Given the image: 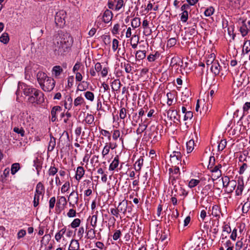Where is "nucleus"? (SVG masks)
Returning a JSON list of instances; mask_svg holds the SVG:
<instances>
[{
  "label": "nucleus",
  "mask_w": 250,
  "mask_h": 250,
  "mask_svg": "<svg viewBox=\"0 0 250 250\" xmlns=\"http://www.w3.org/2000/svg\"><path fill=\"white\" fill-rule=\"evenodd\" d=\"M227 145V141L226 140H221L218 146V149L219 151H222Z\"/></svg>",
  "instance_id": "56"
},
{
  "label": "nucleus",
  "mask_w": 250,
  "mask_h": 250,
  "mask_svg": "<svg viewBox=\"0 0 250 250\" xmlns=\"http://www.w3.org/2000/svg\"><path fill=\"white\" fill-rule=\"evenodd\" d=\"M119 165V157L118 155H116L113 160L110 164L109 167V170L113 171L116 169Z\"/></svg>",
  "instance_id": "16"
},
{
  "label": "nucleus",
  "mask_w": 250,
  "mask_h": 250,
  "mask_svg": "<svg viewBox=\"0 0 250 250\" xmlns=\"http://www.w3.org/2000/svg\"><path fill=\"white\" fill-rule=\"evenodd\" d=\"M215 158L214 156H211L209 158L208 168H211L215 165Z\"/></svg>",
  "instance_id": "62"
},
{
  "label": "nucleus",
  "mask_w": 250,
  "mask_h": 250,
  "mask_svg": "<svg viewBox=\"0 0 250 250\" xmlns=\"http://www.w3.org/2000/svg\"><path fill=\"white\" fill-rule=\"evenodd\" d=\"M214 10V8L212 6H210L205 10L204 14L206 17H209L213 14Z\"/></svg>",
  "instance_id": "52"
},
{
  "label": "nucleus",
  "mask_w": 250,
  "mask_h": 250,
  "mask_svg": "<svg viewBox=\"0 0 250 250\" xmlns=\"http://www.w3.org/2000/svg\"><path fill=\"white\" fill-rule=\"evenodd\" d=\"M187 150L188 153H190L194 149V141L193 139H190L187 142Z\"/></svg>",
  "instance_id": "32"
},
{
  "label": "nucleus",
  "mask_w": 250,
  "mask_h": 250,
  "mask_svg": "<svg viewBox=\"0 0 250 250\" xmlns=\"http://www.w3.org/2000/svg\"><path fill=\"white\" fill-rule=\"evenodd\" d=\"M197 26L195 24V23H193V24L190 27H188L187 28V32L190 34V35H194L196 33H197Z\"/></svg>",
  "instance_id": "39"
},
{
  "label": "nucleus",
  "mask_w": 250,
  "mask_h": 250,
  "mask_svg": "<svg viewBox=\"0 0 250 250\" xmlns=\"http://www.w3.org/2000/svg\"><path fill=\"white\" fill-rule=\"evenodd\" d=\"M80 248L79 243L78 240L73 239L71 240L69 246L68 250H79Z\"/></svg>",
  "instance_id": "23"
},
{
  "label": "nucleus",
  "mask_w": 250,
  "mask_h": 250,
  "mask_svg": "<svg viewBox=\"0 0 250 250\" xmlns=\"http://www.w3.org/2000/svg\"><path fill=\"white\" fill-rule=\"evenodd\" d=\"M84 99L82 96H78L75 99L74 101V106H81L82 105L85 104Z\"/></svg>",
  "instance_id": "21"
},
{
  "label": "nucleus",
  "mask_w": 250,
  "mask_h": 250,
  "mask_svg": "<svg viewBox=\"0 0 250 250\" xmlns=\"http://www.w3.org/2000/svg\"><path fill=\"white\" fill-rule=\"evenodd\" d=\"M245 51L246 54L248 53L250 51V41L247 40L244 43V48L243 51Z\"/></svg>",
  "instance_id": "55"
},
{
  "label": "nucleus",
  "mask_w": 250,
  "mask_h": 250,
  "mask_svg": "<svg viewBox=\"0 0 250 250\" xmlns=\"http://www.w3.org/2000/svg\"><path fill=\"white\" fill-rule=\"evenodd\" d=\"M73 39L70 34L59 31L55 35L54 41V50L56 54L62 55L70 49Z\"/></svg>",
  "instance_id": "1"
},
{
  "label": "nucleus",
  "mask_w": 250,
  "mask_h": 250,
  "mask_svg": "<svg viewBox=\"0 0 250 250\" xmlns=\"http://www.w3.org/2000/svg\"><path fill=\"white\" fill-rule=\"evenodd\" d=\"M127 207V201L123 200L120 202L117 208L119 212L123 213L124 215L125 214Z\"/></svg>",
  "instance_id": "13"
},
{
  "label": "nucleus",
  "mask_w": 250,
  "mask_h": 250,
  "mask_svg": "<svg viewBox=\"0 0 250 250\" xmlns=\"http://www.w3.org/2000/svg\"><path fill=\"white\" fill-rule=\"evenodd\" d=\"M131 26L135 29L140 26V19L139 18H134L131 21Z\"/></svg>",
  "instance_id": "43"
},
{
  "label": "nucleus",
  "mask_w": 250,
  "mask_h": 250,
  "mask_svg": "<svg viewBox=\"0 0 250 250\" xmlns=\"http://www.w3.org/2000/svg\"><path fill=\"white\" fill-rule=\"evenodd\" d=\"M44 190V186L41 182L37 184L36 188L35 194L38 195H42Z\"/></svg>",
  "instance_id": "28"
},
{
  "label": "nucleus",
  "mask_w": 250,
  "mask_h": 250,
  "mask_svg": "<svg viewBox=\"0 0 250 250\" xmlns=\"http://www.w3.org/2000/svg\"><path fill=\"white\" fill-rule=\"evenodd\" d=\"M98 214V211H96L95 214L93 215L91 217L90 224L93 228H95L97 226Z\"/></svg>",
  "instance_id": "34"
},
{
  "label": "nucleus",
  "mask_w": 250,
  "mask_h": 250,
  "mask_svg": "<svg viewBox=\"0 0 250 250\" xmlns=\"http://www.w3.org/2000/svg\"><path fill=\"white\" fill-rule=\"evenodd\" d=\"M81 223V220L79 218H76L71 222L70 226L72 228H76L80 226Z\"/></svg>",
  "instance_id": "50"
},
{
  "label": "nucleus",
  "mask_w": 250,
  "mask_h": 250,
  "mask_svg": "<svg viewBox=\"0 0 250 250\" xmlns=\"http://www.w3.org/2000/svg\"><path fill=\"white\" fill-rule=\"evenodd\" d=\"M112 18V12L108 9H106L104 13L103 16V21L105 23H108L110 22Z\"/></svg>",
  "instance_id": "14"
},
{
  "label": "nucleus",
  "mask_w": 250,
  "mask_h": 250,
  "mask_svg": "<svg viewBox=\"0 0 250 250\" xmlns=\"http://www.w3.org/2000/svg\"><path fill=\"white\" fill-rule=\"evenodd\" d=\"M66 13L64 10H60L56 13L55 16V22L57 26L62 27L65 24V18Z\"/></svg>",
  "instance_id": "4"
},
{
  "label": "nucleus",
  "mask_w": 250,
  "mask_h": 250,
  "mask_svg": "<svg viewBox=\"0 0 250 250\" xmlns=\"http://www.w3.org/2000/svg\"><path fill=\"white\" fill-rule=\"evenodd\" d=\"M146 121L144 123H140L139 124V127L136 130V133L137 134H141L144 132L147 127V124H145Z\"/></svg>",
  "instance_id": "26"
},
{
  "label": "nucleus",
  "mask_w": 250,
  "mask_h": 250,
  "mask_svg": "<svg viewBox=\"0 0 250 250\" xmlns=\"http://www.w3.org/2000/svg\"><path fill=\"white\" fill-rule=\"evenodd\" d=\"M20 89L24 95L28 97L27 101L30 104H41L44 102V94L40 90L28 85L25 83H19L16 94H19Z\"/></svg>",
  "instance_id": "2"
},
{
  "label": "nucleus",
  "mask_w": 250,
  "mask_h": 250,
  "mask_svg": "<svg viewBox=\"0 0 250 250\" xmlns=\"http://www.w3.org/2000/svg\"><path fill=\"white\" fill-rule=\"evenodd\" d=\"M167 114L168 117H169L171 120L173 119L174 120L176 119L177 121H178V119L177 118L178 112L176 110L169 109L167 112Z\"/></svg>",
  "instance_id": "25"
},
{
  "label": "nucleus",
  "mask_w": 250,
  "mask_h": 250,
  "mask_svg": "<svg viewBox=\"0 0 250 250\" xmlns=\"http://www.w3.org/2000/svg\"><path fill=\"white\" fill-rule=\"evenodd\" d=\"M221 68V66L220 65L218 61L216 60L211 66L210 69L215 75H217L220 73Z\"/></svg>",
  "instance_id": "15"
},
{
  "label": "nucleus",
  "mask_w": 250,
  "mask_h": 250,
  "mask_svg": "<svg viewBox=\"0 0 250 250\" xmlns=\"http://www.w3.org/2000/svg\"><path fill=\"white\" fill-rule=\"evenodd\" d=\"M146 50H138L135 53V58L137 61L142 60L146 56Z\"/></svg>",
  "instance_id": "20"
},
{
  "label": "nucleus",
  "mask_w": 250,
  "mask_h": 250,
  "mask_svg": "<svg viewBox=\"0 0 250 250\" xmlns=\"http://www.w3.org/2000/svg\"><path fill=\"white\" fill-rule=\"evenodd\" d=\"M127 110L125 107H122L120 110L119 116L121 119H125L126 117Z\"/></svg>",
  "instance_id": "54"
},
{
  "label": "nucleus",
  "mask_w": 250,
  "mask_h": 250,
  "mask_svg": "<svg viewBox=\"0 0 250 250\" xmlns=\"http://www.w3.org/2000/svg\"><path fill=\"white\" fill-rule=\"evenodd\" d=\"M66 203L67 201L65 197L61 196L57 202V205L59 206L60 205H62L63 206H64L66 205Z\"/></svg>",
  "instance_id": "58"
},
{
  "label": "nucleus",
  "mask_w": 250,
  "mask_h": 250,
  "mask_svg": "<svg viewBox=\"0 0 250 250\" xmlns=\"http://www.w3.org/2000/svg\"><path fill=\"white\" fill-rule=\"evenodd\" d=\"M143 159L142 157H140L134 164V167L136 171H140L143 165Z\"/></svg>",
  "instance_id": "29"
},
{
  "label": "nucleus",
  "mask_w": 250,
  "mask_h": 250,
  "mask_svg": "<svg viewBox=\"0 0 250 250\" xmlns=\"http://www.w3.org/2000/svg\"><path fill=\"white\" fill-rule=\"evenodd\" d=\"M70 188V183L69 182H66L61 188L62 192H65L68 190Z\"/></svg>",
  "instance_id": "61"
},
{
  "label": "nucleus",
  "mask_w": 250,
  "mask_h": 250,
  "mask_svg": "<svg viewBox=\"0 0 250 250\" xmlns=\"http://www.w3.org/2000/svg\"><path fill=\"white\" fill-rule=\"evenodd\" d=\"M62 71L63 70L60 65H55L52 68V74L56 78H58Z\"/></svg>",
  "instance_id": "19"
},
{
  "label": "nucleus",
  "mask_w": 250,
  "mask_h": 250,
  "mask_svg": "<svg viewBox=\"0 0 250 250\" xmlns=\"http://www.w3.org/2000/svg\"><path fill=\"white\" fill-rule=\"evenodd\" d=\"M65 231L66 228H64L56 234L55 238L57 242L60 241V239L62 237L63 235L65 233Z\"/></svg>",
  "instance_id": "40"
},
{
  "label": "nucleus",
  "mask_w": 250,
  "mask_h": 250,
  "mask_svg": "<svg viewBox=\"0 0 250 250\" xmlns=\"http://www.w3.org/2000/svg\"><path fill=\"white\" fill-rule=\"evenodd\" d=\"M180 169L178 167L174 166L173 168V172L172 175L170 176V179L171 180L172 185H174V181L179 178L180 175Z\"/></svg>",
  "instance_id": "12"
},
{
  "label": "nucleus",
  "mask_w": 250,
  "mask_h": 250,
  "mask_svg": "<svg viewBox=\"0 0 250 250\" xmlns=\"http://www.w3.org/2000/svg\"><path fill=\"white\" fill-rule=\"evenodd\" d=\"M76 211L73 208H71L67 213V216L69 218H72L76 216Z\"/></svg>",
  "instance_id": "64"
},
{
  "label": "nucleus",
  "mask_w": 250,
  "mask_h": 250,
  "mask_svg": "<svg viewBox=\"0 0 250 250\" xmlns=\"http://www.w3.org/2000/svg\"><path fill=\"white\" fill-rule=\"evenodd\" d=\"M142 232V229L141 227H140L138 225L134 226L133 234L134 236L139 237L141 235Z\"/></svg>",
  "instance_id": "41"
},
{
  "label": "nucleus",
  "mask_w": 250,
  "mask_h": 250,
  "mask_svg": "<svg viewBox=\"0 0 250 250\" xmlns=\"http://www.w3.org/2000/svg\"><path fill=\"white\" fill-rule=\"evenodd\" d=\"M64 106L65 109L70 110L73 105V100L70 95L65 96L63 101Z\"/></svg>",
  "instance_id": "11"
},
{
  "label": "nucleus",
  "mask_w": 250,
  "mask_h": 250,
  "mask_svg": "<svg viewBox=\"0 0 250 250\" xmlns=\"http://www.w3.org/2000/svg\"><path fill=\"white\" fill-rule=\"evenodd\" d=\"M200 238H198L196 239L191 240L187 246L185 247L188 250H200Z\"/></svg>",
  "instance_id": "6"
},
{
  "label": "nucleus",
  "mask_w": 250,
  "mask_h": 250,
  "mask_svg": "<svg viewBox=\"0 0 250 250\" xmlns=\"http://www.w3.org/2000/svg\"><path fill=\"white\" fill-rule=\"evenodd\" d=\"M56 146V138H52L50 139V141L49 142L48 146V151H52L55 147Z\"/></svg>",
  "instance_id": "37"
},
{
  "label": "nucleus",
  "mask_w": 250,
  "mask_h": 250,
  "mask_svg": "<svg viewBox=\"0 0 250 250\" xmlns=\"http://www.w3.org/2000/svg\"><path fill=\"white\" fill-rule=\"evenodd\" d=\"M119 46V41L116 39H114L112 41V48L113 51H115L118 49Z\"/></svg>",
  "instance_id": "63"
},
{
  "label": "nucleus",
  "mask_w": 250,
  "mask_h": 250,
  "mask_svg": "<svg viewBox=\"0 0 250 250\" xmlns=\"http://www.w3.org/2000/svg\"><path fill=\"white\" fill-rule=\"evenodd\" d=\"M33 162V166L36 168L37 174H39L42 167V163L38 158H36V159L34 160Z\"/></svg>",
  "instance_id": "24"
},
{
  "label": "nucleus",
  "mask_w": 250,
  "mask_h": 250,
  "mask_svg": "<svg viewBox=\"0 0 250 250\" xmlns=\"http://www.w3.org/2000/svg\"><path fill=\"white\" fill-rule=\"evenodd\" d=\"M94 120V117L93 115L87 114L85 118V121L86 124L91 125L93 124Z\"/></svg>",
  "instance_id": "47"
},
{
  "label": "nucleus",
  "mask_w": 250,
  "mask_h": 250,
  "mask_svg": "<svg viewBox=\"0 0 250 250\" xmlns=\"http://www.w3.org/2000/svg\"><path fill=\"white\" fill-rule=\"evenodd\" d=\"M222 183L223 187L226 188L227 186L229 185V183L230 182L231 180H230L229 178L227 176H224L222 178Z\"/></svg>",
  "instance_id": "57"
},
{
  "label": "nucleus",
  "mask_w": 250,
  "mask_h": 250,
  "mask_svg": "<svg viewBox=\"0 0 250 250\" xmlns=\"http://www.w3.org/2000/svg\"><path fill=\"white\" fill-rule=\"evenodd\" d=\"M236 181L235 180H231L230 182L229 183V185L227 186L226 188V191L228 193L232 192L235 189L236 186H237Z\"/></svg>",
  "instance_id": "22"
},
{
  "label": "nucleus",
  "mask_w": 250,
  "mask_h": 250,
  "mask_svg": "<svg viewBox=\"0 0 250 250\" xmlns=\"http://www.w3.org/2000/svg\"><path fill=\"white\" fill-rule=\"evenodd\" d=\"M244 181L242 178L239 177L237 183V188L235 191L236 195L239 196L242 195L244 189Z\"/></svg>",
  "instance_id": "8"
},
{
  "label": "nucleus",
  "mask_w": 250,
  "mask_h": 250,
  "mask_svg": "<svg viewBox=\"0 0 250 250\" xmlns=\"http://www.w3.org/2000/svg\"><path fill=\"white\" fill-rule=\"evenodd\" d=\"M9 41L8 34L4 32L0 37V42L4 44H7Z\"/></svg>",
  "instance_id": "38"
},
{
  "label": "nucleus",
  "mask_w": 250,
  "mask_h": 250,
  "mask_svg": "<svg viewBox=\"0 0 250 250\" xmlns=\"http://www.w3.org/2000/svg\"><path fill=\"white\" fill-rule=\"evenodd\" d=\"M188 11H184L181 13V20L184 22H186L188 19Z\"/></svg>",
  "instance_id": "59"
},
{
  "label": "nucleus",
  "mask_w": 250,
  "mask_h": 250,
  "mask_svg": "<svg viewBox=\"0 0 250 250\" xmlns=\"http://www.w3.org/2000/svg\"><path fill=\"white\" fill-rule=\"evenodd\" d=\"M182 155L180 151H174L170 155V161L172 165L181 164Z\"/></svg>",
  "instance_id": "5"
},
{
  "label": "nucleus",
  "mask_w": 250,
  "mask_h": 250,
  "mask_svg": "<svg viewBox=\"0 0 250 250\" xmlns=\"http://www.w3.org/2000/svg\"><path fill=\"white\" fill-rule=\"evenodd\" d=\"M122 67H124L125 69V70L126 73H130L132 72V66H131V65L128 63L124 62L121 63Z\"/></svg>",
  "instance_id": "36"
},
{
  "label": "nucleus",
  "mask_w": 250,
  "mask_h": 250,
  "mask_svg": "<svg viewBox=\"0 0 250 250\" xmlns=\"http://www.w3.org/2000/svg\"><path fill=\"white\" fill-rule=\"evenodd\" d=\"M13 131L21 137H23L25 135V131L22 127H15L13 128Z\"/></svg>",
  "instance_id": "46"
},
{
  "label": "nucleus",
  "mask_w": 250,
  "mask_h": 250,
  "mask_svg": "<svg viewBox=\"0 0 250 250\" xmlns=\"http://www.w3.org/2000/svg\"><path fill=\"white\" fill-rule=\"evenodd\" d=\"M121 82L119 79L114 80L111 83V88L112 91H118L121 87Z\"/></svg>",
  "instance_id": "18"
},
{
  "label": "nucleus",
  "mask_w": 250,
  "mask_h": 250,
  "mask_svg": "<svg viewBox=\"0 0 250 250\" xmlns=\"http://www.w3.org/2000/svg\"><path fill=\"white\" fill-rule=\"evenodd\" d=\"M10 169L9 168H5L3 171L2 175H1V181L4 183L6 181V177L9 175Z\"/></svg>",
  "instance_id": "45"
},
{
  "label": "nucleus",
  "mask_w": 250,
  "mask_h": 250,
  "mask_svg": "<svg viewBox=\"0 0 250 250\" xmlns=\"http://www.w3.org/2000/svg\"><path fill=\"white\" fill-rule=\"evenodd\" d=\"M85 173V170L83 167L82 166H79L77 167L76 175H75V179L79 181L81 178L83 177Z\"/></svg>",
  "instance_id": "17"
},
{
  "label": "nucleus",
  "mask_w": 250,
  "mask_h": 250,
  "mask_svg": "<svg viewBox=\"0 0 250 250\" xmlns=\"http://www.w3.org/2000/svg\"><path fill=\"white\" fill-rule=\"evenodd\" d=\"M158 131L157 127L155 125H151L147 130L148 132V137L149 139H151L154 135V134Z\"/></svg>",
  "instance_id": "27"
},
{
  "label": "nucleus",
  "mask_w": 250,
  "mask_h": 250,
  "mask_svg": "<svg viewBox=\"0 0 250 250\" xmlns=\"http://www.w3.org/2000/svg\"><path fill=\"white\" fill-rule=\"evenodd\" d=\"M84 95L87 100H89L90 102H93L94 101V94L92 92L87 91L86 92L84 93Z\"/></svg>",
  "instance_id": "44"
},
{
  "label": "nucleus",
  "mask_w": 250,
  "mask_h": 250,
  "mask_svg": "<svg viewBox=\"0 0 250 250\" xmlns=\"http://www.w3.org/2000/svg\"><path fill=\"white\" fill-rule=\"evenodd\" d=\"M176 43V40L174 38L169 39L167 42V46L171 47L174 46Z\"/></svg>",
  "instance_id": "60"
},
{
  "label": "nucleus",
  "mask_w": 250,
  "mask_h": 250,
  "mask_svg": "<svg viewBox=\"0 0 250 250\" xmlns=\"http://www.w3.org/2000/svg\"><path fill=\"white\" fill-rule=\"evenodd\" d=\"M75 192L73 191L69 194V198H71V201L69 202L70 205L73 208L75 207V205H77L78 203L79 197L78 192H76V194L75 195Z\"/></svg>",
  "instance_id": "10"
},
{
  "label": "nucleus",
  "mask_w": 250,
  "mask_h": 250,
  "mask_svg": "<svg viewBox=\"0 0 250 250\" xmlns=\"http://www.w3.org/2000/svg\"><path fill=\"white\" fill-rule=\"evenodd\" d=\"M200 182V181L199 180L192 179L189 181L188 186L189 188H193L197 186Z\"/></svg>",
  "instance_id": "51"
},
{
  "label": "nucleus",
  "mask_w": 250,
  "mask_h": 250,
  "mask_svg": "<svg viewBox=\"0 0 250 250\" xmlns=\"http://www.w3.org/2000/svg\"><path fill=\"white\" fill-rule=\"evenodd\" d=\"M38 82L42 89L45 92L52 91L55 87V80L48 77L46 73L42 72H39L37 75Z\"/></svg>",
  "instance_id": "3"
},
{
  "label": "nucleus",
  "mask_w": 250,
  "mask_h": 250,
  "mask_svg": "<svg viewBox=\"0 0 250 250\" xmlns=\"http://www.w3.org/2000/svg\"><path fill=\"white\" fill-rule=\"evenodd\" d=\"M216 61V60H215V55L213 54H210L206 61V64L208 66L209 65H212L214 62Z\"/></svg>",
  "instance_id": "53"
},
{
  "label": "nucleus",
  "mask_w": 250,
  "mask_h": 250,
  "mask_svg": "<svg viewBox=\"0 0 250 250\" xmlns=\"http://www.w3.org/2000/svg\"><path fill=\"white\" fill-rule=\"evenodd\" d=\"M220 212L219 207L217 205H214L212 208V214L215 217L219 216Z\"/></svg>",
  "instance_id": "49"
},
{
  "label": "nucleus",
  "mask_w": 250,
  "mask_h": 250,
  "mask_svg": "<svg viewBox=\"0 0 250 250\" xmlns=\"http://www.w3.org/2000/svg\"><path fill=\"white\" fill-rule=\"evenodd\" d=\"M167 104L168 105H171L174 102V99L175 97V94L174 93L168 92L167 94Z\"/></svg>",
  "instance_id": "30"
},
{
  "label": "nucleus",
  "mask_w": 250,
  "mask_h": 250,
  "mask_svg": "<svg viewBox=\"0 0 250 250\" xmlns=\"http://www.w3.org/2000/svg\"><path fill=\"white\" fill-rule=\"evenodd\" d=\"M239 31L243 37H245L248 34L249 29L245 23V21H243V25L240 27Z\"/></svg>",
  "instance_id": "31"
},
{
  "label": "nucleus",
  "mask_w": 250,
  "mask_h": 250,
  "mask_svg": "<svg viewBox=\"0 0 250 250\" xmlns=\"http://www.w3.org/2000/svg\"><path fill=\"white\" fill-rule=\"evenodd\" d=\"M95 228L89 229L87 231V239H93L96 237V232L94 230Z\"/></svg>",
  "instance_id": "42"
},
{
  "label": "nucleus",
  "mask_w": 250,
  "mask_h": 250,
  "mask_svg": "<svg viewBox=\"0 0 250 250\" xmlns=\"http://www.w3.org/2000/svg\"><path fill=\"white\" fill-rule=\"evenodd\" d=\"M62 110V108L59 105L54 106L51 109V120L52 122H55L57 120V114L60 113Z\"/></svg>",
  "instance_id": "7"
},
{
  "label": "nucleus",
  "mask_w": 250,
  "mask_h": 250,
  "mask_svg": "<svg viewBox=\"0 0 250 250\" xmlns=\"http://www.w3.org/2000/svg\"><path fill=\"white\" fill-rule=\"evenodd\" d=\"M20 169V165L18 163H14L11 166V173L14 175Z\"/></svg>",
  "instance_id": "35"
},
{
  "label": "nucleus",
  "mask_w": 250,
  "mask_h": 250,
  "mask_svg": "<svg viewBox=\"0 0 250 250\" xmlns=\"http://www.w3.org/2000/svg\"><path fill=\"white\" fill-rule=\"evenodd\" d=\"M245 196L247 198V201L245 203L242 209L243 212L244 213H247L250 208V188L248 190Z\"/></svg>",
  "instance_id": "9"
},
{
  "label": "nucleus",
  "mask_w": 250,
  "mask_h": 250,
  "mask_svg": "<svg viewBox=\"0 0 250 250\" xmlns=\"http://www.w3.org/2000/svg\"><path fill=\"white\" fill-rule=\"evenodd\" d=\"M58 169L55 167V165L51 166L49 168L48 174L49 176H54L58 172Z\"/></svg>",
  "instance_id": "48"
},
{
  "label": "nucleus",
  "mask_w": 250,
  "mask_h": 250,
  "mask_svg": "<svg viewBox=\"0 0 250 250\" xmlns=\"http://www.w3.org/2000/svg\"><path fill=\"white\" fill-rule=\"evenodd\" d=\"M139 37L137 35H133L131 39V45L133 48H136L139 42Z\"/></svg>",
  "instance_id": "33"
}]
</instances>
